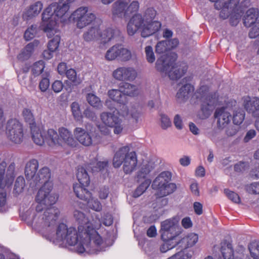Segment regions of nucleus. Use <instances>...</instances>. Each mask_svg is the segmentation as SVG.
Listing matches in <instances>:
<instances>
[{
	"label": "nucleus",
	"instance_id": "obj_54",
	"mask_svg": "<svg viewBox=\"0 0 259 259\" xmlns=\"http://www.w3.org/2000/svg\"><path fill=\"white\" fill-rule=\"evenodd\" d=\"M18 80L21 84L26 87H30L32 85L31 79H28L26 74L19 73L18 75Z\"/></svg>",
	"mask_w": 259,
	"mask_h": 259
},
{
	"label": "nucleus",
	"instance_id": "obj_22",
	"mask_svg": "<svg viewBox=\"0 0 259 259\" xmlns=\"http://www.w3.org/2000/svg\"><path fill=\"white\" fill-rule=\"evenodd\" d=\"M101 28L100 26L96 25L90 27L82 35L83 40L88 42H94L99 40Z\"/></svg>",
	"mask_w": 259,
	"mask_h": 259
},
{
	"label": "nucleus",
	"instance_id": "obj_58",
	"mask_svg": "<svg viewBox=\"0 0 259 259\" xmlns=\"http://www.w3.org/2000/svg\"><path fill=\"white\" fill-rule=\"evenodd\" d=\"M245 114L243 111L236 113L233 117V121L234 124L239 125L244 119Z\"/></svg>",
	"mask_w": 259,
	"mask_h": 259
},
{
	"label": "nucleus",
	"instance_id": "obj_44",
	"mask_svg": "<svg viewBox=\"0 0 259 259\" xmlns=\"http://www.w3.org/2000/svg\"><path fill=\"white\" fill-rule=\"evenodd\" d=\"M42 9V4L38 1L31 5L26 11V15L29 17L37 15Z\"/></svg>",
	"mask_w": 259,
	"mask_h": 259
},
{
	"label": "nucleus",
	"instance_id": "obj_3",
	"mask_svg": "<svg viewBox=\"0 0 259 259\" xmlns=\"http://www.w3.org/2000/svg\"><path fill=\"white\" fill-rule=\"evenodd\" d=\"M68 6L59 2L49 5L42 14L43 29L48 37H51L58 32L57 21L64 22L71 17L69 14Z\"/></svg>",
	"mask_w": 259,
	"mask_h": 259
},
{
	"label": "nucleus",
	"instance_id": "obj_4",
	"mask_svg": "<svg viewBox=\"0 0 259 259\" xmlns=\"http://www.w3.org/2000/svg\"><path fill=\"white\" fill-rule=\"evenodd\" d=\"M36 179L30 182V185L35 188L42 183L43 186L39 190L36 196V201L40 204L46 205L54 204L57 200L58 197L55 194L51 193L53 184L49 180L51 177L50 170L47 167H43L36 174Z\"/></svg>",
	"mask_w": 259,
	"mask_h": 259
},
{
	"label": "nucleus",
	"instance_id": "obj_46",
	"mask_svg": "<svg viewBox=\"0 0 259 259\" xmlns=\"http://www.w3.org/2000/svg\"><path fill=\"white\" fill-rule=\"evenodd\" d=\"M151 182L150 179H145L144 181L136 189L133 193V196L134 197H138L141 196L149 187Z\"/></svg>",
	"mask_w": 259,
	"mask_h": 259
},
{
	"label": "nucleus",
	"instance_id": "obj_53",
	"mask_svg": "<svg viewBox=\"0 0 259 259\" xmlns=\"http://www.w3.org/2000/svg\"><path fill=\"white\" fill-rule=\"evenodd\" d=\"M169 50L166 40L159 41L156 46L155 51L157 54H163Z\"/></svg>",
	"mask_w": 259,
	"mask_h": 259
},
{
	"label": "nucleus",
	"instance_id": "obj_27",
	"mask_svg": "<svg viewBox=\"0 0 259 259\" xmlns=\"http://www.w3.org/2000/svg\"><path fill=\"white\" fill-rule=\"evenodd\" d=\"M38 167V162L36 159H32L25 166V174L27 180L32 182L36 179V171Z\"/></svg>",
	"mask_w": 259,
	"mask_h": 259
},
{
	"label": "nucleus",
	"instance_id": "obj_35",
	"mask_svg": "<svg viewBox=\"0 0 259 259\" xmlns=\"http://www.w3.org/2000/svg\"><path fill=\"white\" fill-rule=\"evenodd\" d=\"M118 87L125 96H135L138 94V87L135 84L123 82L120 83Z\"/></svg>",
	"mask_w": 259,
	"mask_h": 259
},
{
	"label": "nucleus",
	"instance_id": "obj_47",
	"mask_svg": "<svg viewBox=\"0 0 259 259\" xmlns=\"http://www.w3.org/2000/svg\"><path fill=\"white\" fill-rule=\"evenodd\" d=\"M87 100L92 106L95 108L100 109L102 107L100 99L94 94H88L87 96Z\"/></svg>",
	"mask_w": 259,
	"mask_h": 259
},
{
	"label": "nucleus",
	"instance_id": "obj_1",
	"mask_svg": "<svg viewBox=\"0 0 259 259\" xmlns=\"http://www.w3.org/2000/svg\"><path fill=\"white\" fill-rule=\"evenodd\" d=\"M84 231H82L83 235ZM79 234L78 229L72 227L68 228L66 224L61 223L56 229V239L70 246L76 245V250L80 253L85 251L94 253L103 250L102 244L98 245L93 243V237H86L85 235L81 237Z\"/></svg>",
	"mask_w": 259,
	"mask_h": 259
},
{
	"label": "nucleus",
	"instance_id": "obj_23",
	"mask_svg": "<svg viewBox=\"0 0 259 259\" xmlns=\"http://www.w3.org/2000/svg\"><path fill=\"white\" fill-rule=\"evenodd\" d=\"M244 107L246 111L253 117L259 116V99L256 97L246 99Z\"/></svg>",
	"mask_w": 259,
	"mask_h": 259
},
{
	"label": "nucleus",
	"instance_id": "obj_56",
	"mask_svg": "<svg viewBox=\"0 0 259 259\" xmlns=\"http://www.w3.org/2000/svg\"><path fill=\"white\" fill-rule=\"evenodd\" d=\"M146 59L149 63H153L155 60V57L151 46H148L145 48Z\"/></svg>",
	"mask_w": 259,
	"mask_h": 259
},
{
	"label": "nucleus",
	"instance_id": "obj_17",
	"mask_svg": "<svg viewBox=\"0 0 259 259\" xmlns=\"http://www.w3.org/2000/svg\"><path fill=\"white\" fill-rule=\"evenodd\" d=\"M228 12L226 18H222L226 19L230 17V24L232 26H236L239 23L242 14V11L239 6V0H232L231 4L228 6Z\"/></svg>",
	"mask_w": 259,
	"mask_h": 259
},
{
	"label": "nucleus",
	"instance_id": "obj_11",
	"mask_svg": "<svg viewBox=\"0 0 259 259\" xmlns=\"http://www.w3.org/2000/svg\"><path fill=\"white\" fill-rule=\"evenodd\" d=\"M6 133L12 142L20 144L23 138L22 124L16 119H11L7 123Z\"/></svg>",
	"mask_w": 259,
	"mask_h": 259
},
{
	"label": "nucleus",
	"instance_id": "obj_48",
	"mask_svg": "<svg viewBox=\"0 0 259 259\" xmlns=\"http://www.w3.org/2000/svg\"><path fill=\"white\" fill-rule=\"evenodd\" d=\"M250 255L252 259H259V242H252L248 246Z\"/></svg>",
	"mask_w": 259,
	"mask_h": 259
},
{
	"label": "nucleus",
	"instance_id": "obj_52",
	"mask_svg": "<svg viewBox=\"0 0 259 259\" xmlns=\"http://www.w3.org/2000/svg\"><path fill=\"white\" fill-rule=\"evenodd\" d=\"M54 37L49 41L48 44V48L50 50L55 51L58 49L60 40L59 34L56 33Z\"/></svg>",
	"mask_w": 259,
	"mask_h": 259
},
{
	"label": "nucleus",
	"instance_id": "obj_60",
	"mask_svg": "<svg viewBox=\"0 0 259 259\" xmlns=\"http://www.w3.org/2000/svg\"><path fill=\"white\" fill-rule=\"evenodd\" d=\"M72 112L75 118L78 119L81 115L79 105L78 103L74 102L71 105Z\"/></svg>",
	"mask_w": 259,
	"mask_h": 259
},
{
	"label": "nucleus",
	"instance_id": "obj_34",
	"mask_svg": "<svg viewBox=\"0 0 259 259\" xmlns=\"http://www.w3.org/2000/svg\"><path fill=\"white\" fill-rule=\"evenodd\" d=\"M32 139L37 145L41 146L45 143L46 132L41 131L36 125L30 127Z\"/></svg>",
	"mask_w": 259,
	"mask_h": 259
},
{
	"label": "nucleus",
	"instance_id": "obj_57",
	"mask_svg": "<svg viewBox=\"0 0 259 259\" xmlns=\"http://www.w3.org/2000/svg\"><path fill=\"white\" fill-rule=\"evenodd\" d=\"M225 193L227 196L228 198L234 203H239L240 202V199L239 195L228 189H225Z\"/></svg>",
	"mask_w": 259,
	"mask_h": 259
},
{
	"label": "nucleus",
	"instance_id": "obj_2",
	"mask_svg": "<svg viewBox=\"0 0 259 259\" xmlns=\"http://www.w3.org/2000/svg\"><path fill=\"white\" fill-rule=\"evenodd\" d=\"M156 16V11L148 9L143 16L140 14L134 15L130 19L127 25V32L130 35L135 34L139 29H141V35L143 37H148L156 31L160 26V23L153 21Z\"/></svg>",
	"mask_w": 259,
	"mask_h": 259
},
{
	"label": "nucleus",
	"instance_id": "obj_9",
	"mask_svg": "<svg viewBox=\"0 0 259 259\" xmlns=\"http://www.w3.org/2000/svg\"><path fill=\"white\" fill-rule=\"evenodd\" d=\"M74 218L78 223V231L81 237H83L82 231H84V235L88 237H93V243L100 245L103 244L101 237L94 229V226L90 223L85 214L81 211L75 210L73 213Z\"/></svg>",
	"mask_w": 259,
	"mask_h": 259
},
{
	"label": "nucleus",
	"instance_id": "obj_59",
	"mask_svg": "<svg viewBox=\"0 0 259 259\" xmlns=\"http://www.w3.org/2000/svg\"><path fill=\"white\" fill-rule=\"evenodd\" d=\"M161 126L164 129L166 130L171 125V121L167 116L164 114L160 115Z\"/></svg>",
	"mask_w": 259,
	"mask_h": 259
},
{
	"label": "nucleus",
	"instance_id": "obj_12",
	"mask_svg": "<svg viewBox=\"0 0 259 259\" xmlns=\"http://www.w3.org/2000/svg\"><path fill=\"white\" fill-rule=\"evenodd\" d=\"M161 238L164 241H170L174 240L179 235V229L178 222L175 220H166L161 224Z\"/></svg>",
	"mask_w": 259,
	"mask_h": 259
},
{
	"label": "nucleus",
	"instance_id": "obj_21",
	"mask_svg": "<svg viewBox=\"0 0 259 259\" xmlns=\"http://www.w3.org/2000/svg\"><path fill=\"white\" fill-rule=\"evenodd\" d=\"M100 34L99 40L102 42L106 44L111 40L117 41L120 36L121 32L118 29L108 28L103 31L101 29Z\"/></svg>",
	"mask_w": 259,
	"mask_h": 259
},
{
	"label": "nucleus",
	"instance_id": "obj_32",
	"mask_svg": "<svg viewBox=\"0 0 259 259\" xmlns=\"http://www.w3.org/2000/svg\"><path fill=\"white\" fill-rule=\"evenodd\" d=\"M258 16L257 9L251 8L248 10L243 17V23L246 27H250L255 24Z\"/></svg>",
	"mask_w": 259,
	"mask_h": 259
},
{
	"label": "nucleus",
	"instance_id": "obj_50",
	"mask_svg": "<svg viewBox=\"0 0 259 259\" xmlns=\"http://www.w3.org/2000/svg\"><path fill=\"white\" fill-rule=\"evenodd\" d=\"M45 68L44 63L42 61L35 62L32 66L31 72L34 76H38L42 73Z\"/></svg>",
	"mask_w": 259,
	"mask_h": 259
},
{
	"label": "nucleus",
	"instance_id": "obj_41",
	"mask_svg": "<svg viewBox=\"0 0 259 259\" xmlns=\"http://www.w3.org/2000/svg\"><path fill=\"white\" fill-rule=\"evenodd\" d=\"M221 251L224 259H233L234 253L231 244L224 241L221 244Z\"/></svg>",
	"mask_w": 259,
	"mask_h": 259
},
{
	"label": "nucleus",
	"instance_id": "obj_8",
	"mask_svg": "<svg viewBox=\"0 0 259 259\" xmlns=\"http://www.w3.org/2000/svg\"><path fill=\"white\" fill-rule=\"evenodd\" d=\"M197 93V98L200 102L201 110L204 116L208 117L217 105L218 95L215 92H210L206 85L201 86Z\"/></svg>",
	"mask_w": 259,
	"mask_h": 259
},
{
	"label": "nucleus",
	"instance_id": "obj_7",
	"mask_svg": "<svg viewBox=\"0 0 259 259\" xmlns=\"http://www.w3.org/2000/svg\"><path fill=\"white\" fill-rule=\"evenodd\" d=\"M171 173L164 171L159 174L153 180L151 187L156 191V195L159 197L168 195L176 191V185L171 183Z\"/></svg>",
	"mask_w": 259,
	"mask_h": 259
},
{
	"label": "nucleus",
	"instance_id": "obj_5",
	"mask_svg": "<svg viewBox=\"0 0 259 259\" xmlns=\"http://www.w3.org/2000/svg\"><path fill=\"white\" fill-rule=\"evenodd\" d=\"M38 203V204L36 207L37 212L33 219L34 226L39 231L51 232L55 228L60 214V211L58 208L54 207H50L43 211V208H41L42 205L48 206L52 204L46 205Z\"/></svg>",
	"mask_w": 259,
	"mask_h": 259
},
{
	"label": "nucleus",
	"instance_id": "obj_37",
	"mask_svg": "<svg viewBox=\"0 0 259 259\" xmlns=\"http://www.w3.org/2000/svg\"><path fill=\"white\" fill-rule=\"evenodd\" d=\"M214 3V7L218 10L221 9L220 16L221 18H226L228 12V6L231 4L232 0H210Z\"/></svg>",
	"mask_w": 259,
	"mask_h": 259
},
{
	"label": "nucleus",
	"instance_id": "obj_62",
	"mask_svg": "<svg viewBox=\"0 0 259 259\" xmlns=\"http://www.w3.org/2000/svg\"><path fill=\"white\" fill-rule=\"evenodd\" d=\"M139 8V4L138 1H133L128 6H127V16L131 13L137 12Z\"/></svg>",
	"mask_w": 259,
	"mask_h": 259
},
{
	"label": "nucleus",
	"instance_id": "obj_16",
	"mask_svg": "<svg viewBox=\"0 0 259 259\" xmlns=\"http://www.w3.org/2000/svg\"><path fill=\"white\" fill-rule=\"evenodd\" d=\"M92 129L86 131L81 127H76L73 131L76 139L82 145L89 146L96 141V136Z\"/></svg>",
	"mask_w": 259,
	"mask_h": 259
},
{
	"label": "nucleus",
	"instance_id": "obj_10",
	"mask_svg": "<svg viewBox=\"0 0 259 259\" xmlns=\"http://www.w3.org/2000/svg\"><path fill=\"white\" fill-rule=\"evenodd\" d=\"M76 22L79 29L84 28L91 24L95 19L96 15L88 7H80L75 10L70 15Z\"/></svg>",
	"mask_w": 259,
	"mask_h": 259
},
{
	"label": "nucleus",
	"instance_id": "obj_64",
	"mask_svg": "<svg viewBox=\"0 0 259 259\" xmlns=\"http://www.w3.org/2000/svg\"><path fill=\"white\" fill-rule=\"evenodd\" d=\"M247 191L253 194H259V182L251 184L247 187Z\"/></svg>",
	"mask_w": 259,
	"mask_h": 259
},
{
	"label": "nucleus",
	"instance_id": "obj_19",
	"mask_svg": "<svg viewBox=\"0 0 259 259\" xmlns=\"http://www.w3.org/2000/svg\"><path fill=\"white\" fill-rule=\"evenodd\" d=\"M175 61V60L172 56L167 54L162 55L156 61V69L160 72L167 73L174 64Z\"/></svg>",
	"mask_w": 259,
	"mask_h": 259
},
{
	"label": "nucleus",
	"instance_id": "obj_13",
	"mask_svg": "<svg viewBox=\"0 0 259 259\" xmlns=\"http://www.w3.org/2000/svg\"><path fill=\"white\" fill-rule=\"evenodd\" d=\"M119 58L121 61H128L132 58L130 50L124 48L121 45H115L111 47L106 52L105 58L109 61H112Z\"/></svg>",
	"mask_w": 259,
	"mask_h": 259
},
{
	"label": "nucleus",
	"instance_id": "obj_30",
	"mask_svg": "<svg viewBox=\"0 0 259 259\" xmlns=\"http://www.w3.org/2000/svg\"><path fill=\"white\" fill-rule=\"evenodd\" d=\"M39 44V42L37 40H34L33 42L28 44L18 55V59L21 61L28 59L31 56L34 48L38 46Z\"/></svg>",
	"mask_w": 259,
	"mask_h": 259
},
{
	"label": "nucleus",
	"instance_id": "obj_6",
	"mask_svg": "<svg viewBox=\"0 0 259 259\" xmlns=\"http://www.w3.org/2000/svg\"><path fill=\"white\" fill-rule=\"evenodd\" d=\"M137 162L136 153L130 152V148L127 146L119 148L115 153L113 159V166L118 168L123 164L122 169L126 174H130L136 170Z\"/></svg>",
	"mask_w": 259,
	"mask_h": 259
},
{
	"label": "nucleus",
	"instance_id": "obj_33",
	"mask_svg": "<svg viewBox=\"0 0 259 259\" xmlns=\"http://www.w3.org/2000/svg\"><path fill=\"white\" fill-rule=\"evenodd\" d=\"M85 186L81 184H76L73 186V191L76 197L84 201L91 198V193L88 191Z\"/></svg>",
	"mask_w": 259,
	"mask_h": 259
},
{
	"label": "nucleus",
	"instance_id": "obj_15",
	"mask_svg": "<svg viewBox=\"0 0 259 259\" xmlns=\"http://www.w3.org/2000/svg\"><path fill=\"white\" fill-rule=\"evenodd\" d=\"M7 163L3 161L0 163V190L3 189L5 186L11 184L13 180L15 165L11 163L8 166L6 174Z\"/></svg>",
	"mask_w": 259,
	"mask_h": 259
},
{
	"label": "nucleus",
	"instance_id": "obj_63",
	"mask_svg": "<svg viewBox=\"0 0 259 259\" xmlns=\"http://www.w3.org/2000/svg\"><path fill=\"white\" fill-rule=\"evenodd\" d=\"M50 85L49 79L47 78H42L39 82V88L41 92H45L47 91Z\"/></svg>",
	"mask_w": 259,
	"mask_h": 259
},
{
	"label": "nucleus",
	"instance_id": "obj_18",
	"mask_svg": "<svg viewBox=\"0 0 259 259\" xmlns=\"http://www.w3.org/2000/svg\"><path fill=\"white\" fill-rule=\"evenodd\" d=\"M66 75L69 81L66 80L65 82V89L69 92L72 91L73 86L79 85L83 81V78L77 75L76 71L73 69H68L66 72Z\"/></svg>",
	"mask_w": 259,
	"mask_h": 259
},
{
	"label": "nucleus",
	"instance_id": "obj_51",
	"mask_svg": "<svg viewBox=\"0 0 259 259\" xmlns=\"http://www.w3.org/2000/svg\"><path fill=\"white\" fill-rule=\"evenodd\" d=\"M88 206L93 210L100 211L102 210V205L97 199H94L91 196L89 200H87Z\"/></svg>",
	"mask_w": 259,
	"mask_h": 259
},
{
	"label": "nucleus",
	"instance_id": "obj_49",
	"mask_svg": "<svg viewBox=\"0 0 259 259\" xmlns=\"http://www.w3.org/2000/svg\"><path fill=\"white\" fill-rule=\"evenodd\" d=\"M37 31V26L36 24H33L28 27L25 31L24 35L25 39L27 40L32 39L35 37Z\"/></svg>",
	"mask_w": 259,
	"mask_h": 259
},
{
	"label": "nucleus",
	"instance_id": "obj_39",
	"mask_svg": "<svg viewBox=\"0 0 259 259\" xmlns=\"http://www.w3.org/2000/svg\"><path fill=\"white\" fill-rule=\"evenodd\" d=\"M193 91L190 84H186L182 87L177 94L176 97L180 103L185 102L189 98V93Z\"/></svg>",
	"mask_w": 259,
	"mask_h": 259
},
{
	"label": "nucleus",
	"instance_id": "obj_24",
	"mask_svg": "<svg viewBox=\"0 0 259 259\" xmlns=\"http://www.w3.org/2000/svg\"><path fill=\"white\" fill-rule=\"evenodd\" d=\"M112 13L114 17L122 18L127 16V3L118 0L112 5Z\"/></svg>",
	"mask_w": 259,
	"mask_h": 259
},
{
	"label": "nucleus",
	"instance_id": "obj_29",
	"mask_svg": "<svg viewBox=\"0 0 259 259\" xmlns=\"http://www.w3.org/2000/svg\"><path fill=\"white\" fill-rule=\"evenodd\" d=\"M58 132L61 145L63 142L70 146H74L75 145V141L71 132L67 128L63 127H60L59 128Z\"/></svg>",
	"mask_w": 259,
	"mask_h": 259
},
{
	"label": "nucleus",
	"instance_id": "obj_45",
	"mask_svg": "<svg viewBox=\"0 0 259 259\" xmlns=\"http://www.w3.org/2000/svg\"><path fill=\"white\" fill-rule=\"evenodd\" d=\"M22 115L25 121L29 124L30 127L35 125L34 117L30 109L28 108L23 109Z\"/></svg>",
	"mask_w": 259,
	"mask_h": 259
},
{
	"label": "nucleus",
	"instance_id": "obj_43",
	"mask_svg": "<svg viewBox=\"0 0 259 259\" xmlns=\"http://www.w3.org/2000/svg\"><path fill=\"white\" fill-rule=\"evenodd\" d=\"M25 186V181L23 177H18L14 183L13 193L17 196L22 193Z\"/></svg>",
	"mask_w": 259,
	"mask_h": 259
},
{
	"label": "nucleus",
	"instance_id": "obj_40",
	"mask_svg": "<svg viewBox=\"0 0 259 259\" xmlns=\"http://www.w3.org/2000/svg\"><path fill=\"white\" fill-rule=\"evenodd\" d=\"M76 177L79 182L78 184H81L84 186H88L90 182L89 176L87 170L83 167H78L76 172Z\"/></svg>",
	"mask_w": 259,
	"mask_h": 259
},
{
	"label": "nucleus",
	"instance_id": "obj_42",
	"mask_svg": "<svg viewBox=\"0 0 259 259\" xmlns=\"http://www.w3.org/2000/svg\"><path fill=\"white\" fill-rule=\"evenodd\" d=\"M108 165V161H97L95 160L88 164L87 168L92 172H97L105 169Z\"/></svg>",
	"mask_w": 259,
	"mask_h": 259
},
{
	"label": "nucleus",
	"instance_id": "obj_26",
	"mask_svg": "<svg viewBox=\"0 0 259 259\" xmlns=\"http://www.w3.org/2000/svg\"><path fill=\"white\" fill-rule=\"evenodd\" d=\"M187 70V67L185 64H174L166 73L171 79L175 80L181 77L186 72Z\"/></svg>",
	"mask_w": 259,
	"mask_h": 259
},
{
	"label": "nucleus",
	"instance_id": "obj_55",
	"mask_svg": "<svg viewBox=\"0 0 259 259\" xmlns=\"http://www.w3.org/2000/svg\"><path fill=\"white\" fill-rule=\"evenodd\" d=\"M129 113L128 118L134 119L136 122L138 121L142 114L141 111L135 106H132L131 108Z\"/></svg>",
	"mask_w": 259,
	"mask_h": 259
},
{
	"label": "nucleus",
	"instance_id": "obj_36",
	"mask_svg": "<svg viewBox=\"0 0 259 259\" xmlns=\"http://www.w3.org/2000/svg\"><path fill=\"white\" fill-rule=\"evenodd\" d=\"M108 96L113 101L118 104H127V100L125 96L123 95L121 90L112 89L108 91Z\"/></svg>",
	"mask_w": 259,
	"mask_h": 259
},
{
	"label": "nucleus",
	"instance_id": "obj_31",
	"mask_svg": "<svg viewBox=\"0 0 259 259\" xmlns=\"http://www.w3.org/2000/svg\"><path fill=\"white\" fill-rule=\"evenodd\" d=\"M45 142L50 146L61 145L59 134L54 129H49L46 132Z\"/></svg>",
	"mask_w": 259,
	"mask_h": 259
},
{
	"label": "nucleus",
	"instance_id": "obj_38",
	"mask_svg": "<svg viewBox=\"0 0 259 259\" xmlns=\"http://www.w3.org/2000/svg\"><path fill=\"white\" fill-rule=\"evenodd\" d=\"M155 165L152 162H148L144 164L138 171L137 178L138 181H141L142 179H146L150 173L154 169Z\"/></svg>",
	"mask_w": 259,
	"mask_h": 259
},
{
	"label": "nucleus",
	"instance_id": "obj_14",
	"mask_svg": "<svg viewBox=\"0 0 259 259\" xmlns=\"http://www.w3.org/2000/svg\"><path fill=\"white\" fill-rule=\"evenodd\" d=\"M112 76L119 81H133L137 77L138 72L133 67H120L113 72Z\"/></svg>",
	"mask_w": 259,
	"mask_h": 259
},
{
	"label": "nucleus",
	"instance_id": "obj_61",
	"mask_svg": "<svg viewBox=\"0 0 259 259\" xmlns=\"http://www.w3.org/2000/svg\"><path fill=\"white\" fill-rule=\"evenodd\" d=\"M120 107L119 109V114L125 118H128L130 115V109L127 108L126 105V104H119Z\"/></svg>",
	"mask_w": 259,
	"mask_h": 259
},
{
	"label": "nucleus",
	"instance_id": "obj_20",
	"mask_svg": "<svg viewBox=\"0 0 259 259\" xmlns=\"http://www.w3.org/2000/svg\"><path fill=\"white\" fill-rule=\"evenodd\" d=\"M214 116L218 119L217 122L220 128L225 127L232 119L231 113L227 108H217L214 113Z\"/></svg>",
	"mask_w": 259,
	"mask_h": 259
},
{
	"label": "nucleus",
	"instance_id": "obj_28",
	"mask_svg": "<svg viewBox=\"0 0 259 259\" xmlns=\"http://www.w3.org/2000/svg\"><path fill=\"white\" fill-rule=\"evenodd\" d=\"M198 236L196 234L191 233L183 238L177 245L181 247V250L186 249L194 245L198 241Z\"/></svg>",
	"mask_w": 259,
	"mask_h": 259
},
{
	"label": "nucleus",
	"instance_id": "obj_25",
	"mask_svg": "<svg viewBox=\"0 0 259 259\" xmlns=\"http://www.w3.org/2000/svg\"><path fill=\"white\" fill-rule=\"evenodd\" d=\"M100 118L105 125L110 127L121 123V119L114 112H103L101 114Z\"/></svg>",
	"mask_w": 259,
	"mask_h": 259
}]
</instances>
